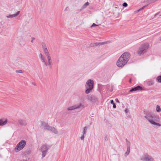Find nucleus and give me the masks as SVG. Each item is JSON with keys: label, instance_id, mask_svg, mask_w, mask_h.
Wrapping results in <instances>:
<instances>
[{"label": "nucleus", "instance_id": "1", "mask_svg": "<svg viewBox=\"0 0 161 161\" xmlns=\"http://www.w3.org/2000/svg\"><path fill=\"white\" fill-rule=\"evenodd\" d=\"M144 114V117L151 124L161 126V124L156 122H158L159 120V117L158 115L150 111L145 112Z\"/></svg>", "mask_w": 161, "mask_h": 161}, {"label": "nucleus", "instance_id": "2", "mask_svg": "<svg viewBox=\"0 0 161 161\" xmlns=\"http://www.w3.org/2000/svg\"><path fill=\"white\" fill-rule=\"evenodd\" d=\"M130 58V53L128 52H125L123 53L119 58L117 62V65L119 67H123L125 65Z\"/></svg>", "mask_w": 161, "mask_h": 161}, {"label": "nucleus", "instance_id": "3", "mask_svg": "<svg viewBox=\"0 0 161 161\" xmlns=\"http://www.w3.org/2000/svg\"><path fill=\"white\" fill-rule=\"evenodd\" d=\"M93 85L94 81L90 79L87 80L85 85L86 94H88L92 92L94 87Z\"/></svg>", "mask_w": 161, "mask_h": 161}, {"label": "nucleus", "instance_id": "4", "mask_svg": "<svg viewBox=\"0 0 161 161\" xmlns=\"http://www.w3.org/2000/svg\"><path fill=\"white\" fill-rule=\"evenodd\" d=\"M149 47V44L147 43L142 44L141 46L137 50V53L139 55H141L146 52L147 50L148 49Z\"/></svg>", "mask_w": 161, "mask_h": 161}, {"label": "nucleus", "instance_id": "5", "mask_svg": "<svg viewBox=\"0 0 161 161\" xmlns=\"http://www.w3.org/2000/svg\"><path fill=\"white\" fill-rule=\"evenodd\" d=\"M26 145V142L23 140H21L16 145L15 148L16 152H18L23 149Z\"/></svg>", "mask_w": 161, "mask_h": 161}, {"label": "nucleus", "instance_id": "6", "mask_svg": "<svg viewBox=\"0 0 161 161\" xmlns=\"http://www.w3.org/2000/svg\"><path fill=\"white\" fill-rule=\"evenodd\" d=\"M140 160L143 161H154V158L147 153L142 156Z\"/></svg>", "mask_w": 161, "mask_h": 161}, {"label": "nucleus", "instance_id": "7", "mask_svg": "<svg viewBox=\"0 0 161 161\" xmlns=\"http://www.w3.org/2000/svg\"><path fill=\"white\" fill-rule=\"evenodd\" d=\"M49 147H48L46 144H44L41 147L40 150L42 152V157H44L46 155V153Z\"/></svg>", "mask_w": 161, "mask_h": 161}, {"label": "nucleus", "instance_id": "8", "mask_svg": "<svg viewBox=\"0 0 161 161\" xmlns=\"http://www.w3.org/2000/svg\"><path fill=\"white\" fill-rule=\"evenodd\" d=\"M84 108V105L82 103H80L79 104H76L71 107H69L67 108L68 110H72L76 109L79 108Z\"/></svg>", "mask_w": 161, "mask_h": 161}, {"label": "nucleus", "instance_id": "9", "mask_svg": "<svg viewBox=\"0 0 161 161\" xmlns=\"http://www.w3.org/2000/svg\"><path fill=\"white\" fill-rule=\"evenodd\" d=\"M87 99L92 103H95L97 100V98L93 95H89L87 96Z\"/></svg>", "mask_w": 161, "mask_h": 161}, {"label": "nucleus", "instance_id": "10", "mask_svg": "<svg viewBox=\"0 0 161 161\" xmlns=\"http://www.w3.org/2000/svg\"><path fill=\"white\" fill-rule=\"evenodd\" d=\"M18 121L19 125L21 126H26L27 125L25 120L20 119L18 120Z\"/></svg>", "mask_w": 161, "mask_h": 161}, {"label": "nucleus", "instance_id": "11", "mask_svg": "<svg viewBox=\"0 0 161 161\" xmlns=\"http://www.w3.org/2000/svg\"><path fill=\"white\" fill-rule=\"evenodd\" d=\"M142 90H143V88L141 86H138L136 87L131 88V89L130 90V92H132L137 91H142Z\"/></svg>", "mask_w": 161, "mask_h": 161}, {"label": "nucleus", "instance_id": "12", "mask_svg": "<svg viewBox=\"0 0 161 161\" xmlns=\"http://www.w3.org/2000/svg\"><path fill=\"white\" fill-rule=\"evenodd\" d=\"M47 63L46 62V65H44L45 66H48L50 69H52V61L51 58V57L50 58H47Z\"/></svg>", "mask_w": 161, "mask_h": 161}, {"label": "nucleus", "instance_id": "13", "mask_svg": "<svg viewBox=\"0 0 161 161\" xmlns=\"http://www.w3.org/2000/svg\"><path fill=\"white\" fill-rule=\"evenodd\" d=\"M47 130L51 131L53 133L55 134H57L58 133V131H57L56 129L54 127H52L50 126H49Z\"/></svg>", "mask_w": 161, "mask_h": 161}, {"label": "nucleus", "instance_id": "14", "mask_svg": "<svg viewBox=\"0 0 161 161\" xmlns=\"http://www.w3.org/2000/svg\"><path fill=\"white\" fill-rule=\"evenodd\" d=\"M109 42L108 41L105 42H96L93 44L92 46H96L98 45H104L107 44Z\"/></svg>", "mask_w": 161, "mask_h": 161}, {"label": "nucleus", "instance_id": "15", "mask_svg": "<svg viewBox=\"0 0 161 161\" xmlns=\"http://www.w3.org/2000/svg\"><path fill=\"white\" fill-rule=\"evenodd\" d=\"M39 56L41 59L42 62L44 63V65H46V62L45 60V57L42 55L41 53H40L39 54Z\"/></svg>", "mask_w": 161, "mask_h": 161}, {"label": "nucleus", "instance_id": "16", "mask_svg": "<svg viewBox=\"0 0 161 161\" xmlns=\"http://www.w3.org/2000/svg\"><path fill=\"white\" fill-rule=\"evenodd\" d=\"M41 124L42 126L45 128L44 130H47L49 126L47 123L43 121L41 122Z\"/></svg>", "mask_w": 161, "mask_h": 161}, {"label": "nucleus", "instance_id": "17", "mask_svg": "<svg viewBox=\"0 0 161 161\" xmlns=\"http://www.w3.org/2000/svg\"><path fill=\"white\" fill-rule=\"evenodd\" d=\"M20 12L19 11H18L17 12L16 14H10L8 15H7L6 16V17L7 18H11L13 17H15L17 16L20 13Z\"/></svg>", "mask_w": 161, "mask_h": 161}, {"label": "nucleus", "instance_id": "18", "mask_svg": "<svg viewBox=\"0 0 161 161\" xmlns=\"http://www.w3.org/2000/svg\"><path fill=\"white\" fill-rule=\"evenodd\" d=\"M7 119H0V125H3L7 123Z\"/></svg>", "mask_w": 161, "mask_h": 161}, {"label": "nucleus", "instance_id": "19", "mask_svg": "<svg viewBox=\"0 0 161 161\" xmlns=\"http://www.w3.org/2000/svg\"><path fill=\"white\" fill-rule=\"evenodd\" d=\"M42 45L44 51L48 50L47 48L46 44L44 42H42Z\"/></svg>", "mask_w": 161, "mask_h": 161}, {"label": "nucleus", "instance_id": "20", "mask_svg": "<svg viewBox=\"0 0 161 161\" xmlns=\"http://www.w3.org/2000/svg\"><path fill=\"white\" fill-rule=\"evenodd\" d=\"M130 151V147L129 146L127 147V151L125 153V157H126L127 155H128Z\"/></svg>", "mask_w": 161, "mask_h": 161}, {"label": "nucleus", "instance_id": "21", "mask_svg": "<svg viewBox=\"0 0 161 161\" xmlns=\"http://www.w3.org/2000/svg\"><path fill=\"white\" fill-rule=\"evenodd\" d=\"M44 52L45 53V55L47 57V58L51 57L48 50L44 51Z\"/></svg>", "mask_w": 161, "mask_h": 161}, {"label": "nucleus", "instance_id": "22", "mask_svg": "<svg viewBox=\"0 0 161 161\" xmlns=\"http://www.w3.org/2000/svg\"><path fill=\"white\" fill-rule=\"evenodd\" d=\"M156 81L158 83H161V75L158 76L156 79Z\"/></svg>", "mask_w": 161, "mask_h": 161}, {"label": "nucleus", "instance_id": "23", "mask_svg": "<svg viewBox=\"0 0 161 161\" xmlns=\"http://www.w3.org/2000/svg\"><path fill=\"white\" fill-rule=\"evenodd\" d=\"M154 84V81L153 80H150L147 82V84L148 85L150 86Z\"/></svg>", "mask_w": 161, "mask_h": 161}, {"label": "nucleus", "instance_id": "24", "mask_svg": "<svg viewBox=\"0 0 161 161\" xmlns=\"http://www.w3.org/2000/svg\"><path fill=\"white\" fill-rule=\"evenodd\" d=\"M156 111L158 112H159L161 111V108L158 105H157L156 106Z\"/></svg>", "mask_w": 161, "mask_h": 161}, {"label": "nucleus", "instance_id": "25", "mask_svg": "<svg viewBox=\"0 0 161 161\" xmlns=\"http://www.w3.org/2000/svg\"><path fill=\"white\" fill-rule=\"evenodd\" d=\"M110 103L111 104H112L113 105V108H116V105L114 103L113 100H111L110 101Z\"/></svg>", "mask_w": 161, "mask_h": 161}, {"label": "nucleus", "instance_id": "26", "mask_svg": "<svg viewBox=\"0 0 161 161\" xmlns=\"http://www.w3.org/2000/svg\"><path fill=\"white\" fill-rule=\"evenodd\" d=\"M87 127H85L83 128V130L82 131V135H84L86 133L87 130Z\"/></svg>", "mask_w": 161, "mask_h": 161}, {"label": "nucleus", "instance_id": "27", "mask_svg": "<svg viewBox=\"0 0 161 161\" xmlns=\"http://www.w3.org/2000/svg\"><path fill=\"white\" fill-rule=\"evenodd\" d=\"M89 4L88 2H86L83 6L82 8H86L89 5Z\"/></svg>", "mask_w": 161, "mask_h": 161}, {"label": "nucleus", "instance_id": "28", "mask_svg": "<svg viewBox=\"0 0 161 161\" xmlns=\"http://www.w3.org/2000/svg\"><path fill=\"white\" fill-rule=\"evenodd\" d=\"M148 5H145L143 7H142V8H140L139 9H138V11H140L142 9H143L145 7H146L148 6Z\"/></svg>", "mask_w": 161, "mask_h": 161}, {"label": "nucleus", "instance_id": "29", "mask_svg": "<svg viewBox=\"0 0 161 161\" xmlns=\"http://www.w3.org/2000/svg\"><path fill=\"white\" fill-rule=\"evenodd\" d=\"M104 140L105 141H107L108 140V136L107 135H105Z\"/></svg>", "mask_w": 161, "mask_h": 161}, {"label": "nucleus", "instance_id": "30", "mask_svg": "<svg viewBox=\"0 0 161 161\" xmlns=\"http://www.w3.org/2000/svg\"><path fill=\"white\" fill-rule=\"evenodd\" d=\"M122 5L124 7H126L127 6L128 4L127 3L125 2L123 3Z\"/></svg>", "mask_w": 161, "mask_h": 161}, {"label": "nucleus", "instance_id": "31", "mask_svg": "<svg viewBox=\"0 0 161 161\" xmlns=\"http://www.w3.org/2000/svg\"><path fill=\"white\" fill-rule=\"evenodd\" d=\"M16 73H22V71L21 70H16Z\"/></svg>", "mask_w": 161, "mask_h": 161}, {"label": "nucleus", "instance_id": "32", "mask_svg": "<svg viewBox=\"0 0 161 161\" xmlns=\"http://www.w3.org/2000/svg\"><path fill=\"white\" fill-rule=\"evenodd\" d=\"M99 25H96L95 23H93L91 27H92L95 26H98Z\"/></svg>", "mask_w": 161, "mask_h": 161}, {"label": "nucleus", "instance_id": "33", "mask_svg": "<svg viewBox=\"0 0 161 161\" xmlns=\"http://www.w3.org/2000/svg\"><path fill=\"white\" fill-rule=\"evenodd\" d=\"M81 140H83L84 138V135H82V136L80 137Z\"/></svg>", "mask_w": 161, "mask_h": 161}, {"label": "nucleus", "instance_id": "34", "mask_svg": "<svg viewBox=\"0 0 161 161\" xmlns=\"http://www.w3.org/2000/svg\"><path fill=\"white\" fill-rule=\"evenodd\" d=\"M127 146H129L130 147V142L129 141H128L127 142Z\"/></svg>", "mask_w": 161, "mask_h": 161}, {"label": "nucleus", "instance_id": "35", "mask_svg": "<svg viewBox=\"0 0 161 161\" xmlns=\"http://www.w3.org/2000/svg\"><path fill=\"white\" fill-rule=\"evenodd\" d=\"M129 111V110L127 109V108H125V113L127 114V113Z\"/></svg>", "mask_w": 161, "mask_h": 161}, {"label": "nucleus", "instance_id": "36", "mask_svg": "<svg viewBox=\"0 0 161 161\" xmlns=\"http://www.w3.org/2000/svg\"><path fill=\"white\" fill-rule=\"evenodd\" d=\"M31 39H32V40L31 41V42L32 43L33 42V41L34 40H35V38H34V37H31Z\"/></svg>", "mask_w": 161, "mask_h": 161}, {"label": "nucleus", "instance_id": "37", "mask_svg": "<svg viewBox=\"0 0 161 161\" xmlns=\"http://www.w3.org/2000/svg\"><path fill=\"white\" fill-rule=\"evenodd\" d=\"M115 101L116 102L118 103H119V100L117 98L115 99Z\"/></svg>", "mask_w": 161, "mask_h": 161}, {"label": "nucleus", "instance_id": "38", "mask_svg": "<svg viewBox=\"0 0 161 161\" xmlns=\"http://www.w3.org/2000/svg\"><path fill=\"white\" fill-rule=\"evenodd\" d=\"M69 8L68 7H67L64 10V11H68L69 10Z\"/></svg>", "mask_w": 161, "mask_h": 161}, {"label": "nucleus", "instance_id": "39", "mask_svg": "<svg viewBox=\"0 0 161 161\" xmlns=\"http://www.w3.org/2000/svg\"><path fill=\"white\" fill-rule=\"evenodd\" d=\"M111 87H112V88H111V89L110 90V92H112V91H113L112 86H111Z\"/></svg>", "mask_w": 161, "mask_h": 161}, {"label": "nucleus", "instance_id": "40", "mask_svg": "<svg viewBox=\"0 0 161 161\" xmlns=\"http://www.w3.org/2000/svg\"><path fill=\"white\" fill-rule=\"evenodd\" d=\"M131 79H130L129 80V82L130 83H131Z\"/></svg>", "mask_w": 161, "mask_h": 161}, {"label": "nucleus", "instance_id": "41", "mask_svg": "<svg viewBox=\"0 0 161 161\" xmlns=\"http://www.w3.org/2000/svg\"><path fill=\"white\" fill-rule=\"evenodd\" d=\"M125 141H126V142H128L129 141L127 140V139H125Z\"/></svg>", "mask_w": 161, "mask_h": 161}, {"label": "nucleus", "instance_id": "42", "mask_svg": "<svg viewBox=\"0 0 161 161\" xmlns=\"http://www.w3.org/2000/svg\"><path fill=\"white\" fill-rule=\"evenodd\" d=\"M158 14V13H157L156 14H155V16H156Z\"/></svg>", "mask_w": 161, "mask_h": 161}, {"label": "nucleus", "instance_id": "43", "mask_svg": "<svg viewBox=\"0 0 161 161\" xmlns=\"http://www.w3.org/2000/svg\"><path fill=\"white\" fill-rule=\"evenodd\" d=\"M160 41H161V37L160 38Z\"/></svg>", "mask_w": 161, "mask_h": 161}]
</instances>
